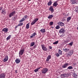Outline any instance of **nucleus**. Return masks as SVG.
Listing matches in <instances>:
<instances>
[{
	"label": "nucleus",
	"instance_id": "obj_9",
	"mask_svg": "<svg viewBox=\"0 0 78 78\" xmlns=\"http://www.w3.org/2000/svg\"><path fill=\"white\" fill-rule=\"evenodd\" d=\"M2 31L4 32L5 33H7V32L8 31V29L6 28H4L2 30Z\"/></svg>",
	"mask_w": 78,
	"mask_h": 78
},
{
	"label": "nucleus",
	"instance_id": "obj_48",
	"mask_svg": "<svg viewBox=\"0 0 78 78\" xmlns=\"http://www.w3.org/2000/svg\"><path fill=\"white\" fill-rule=\"evenodd\" d=\"M76 65V63H74L73 65V66H75Z\"/></svg>",
	"mask_w": 78,
	"mask_h": 78
},
{
	"label": "nucleus",
	"instance_id": "obj_41",
	"mask_svg": "<svg viewBox=\"0 0 78 78\" xmlns=\"http://www.w3.org/2000/svg\"><path fill=\"white\" fill-rule=\"evenodd\" d=\"M55 55L57 57H59V54H58V53H57L55 54Z\"/></svg>",
	"mask_w": 78,
	"mask_h": 78
},
{
	"label": "nucleus",
	"instance_id": "obj_40",
	"mask_svg": "<svg viewBox=\"0 0 78 78\" xmlns=\"http://www.w3.org/2000/svg\"><path fill=\"white\" fill-rule=\"evenodd\" d=\"M22 25H23V23H20L18 25V26H22Z\"/></svg>",
	"mask_w": 78,
	"mask_h": 78
},
{
	"label": "nucleus",
	"instance_id": "obj_3",
	"mask_svg": "<svg viewBox=\"0 0 78 78\" xmlns=\"http://www.w3.org/2000/svg\"><path fill=\"white\" fill-rule=\"evenodd\" d=\"M15 14H16V11H13L9 14V17L10 18H11V17H12Z\"/></svg>",
	"mask_w": 78,
	"mask_h": 78
},
{
	"label": "nucleus",
	"instance_id": "obj_44",
	"mask_svg": "<svg viewBox=\"0 0 78 78\" xmlns=\"http://www.w3.org/2000/svg\"><path fill=\"white\" fill-rule=\"evenodd\" d=\"M49 49H52V47L51 46H49Z\"/></svg>",
	"mask_w": 78,
	"mask_h": 78
},
{
	"label": "nucleus",
	"instance_id": "obj_19",
	"mask_svg": "<svg viewBox=\"0 0 78 78\" xmlns=\"http://www.w3.org/2000/svg\"><path fill=\"white\" fill-rule=\"evenodd\" d=\"M40 31L41 32L44 33L45 32V29L44 28L41 29L40 30Z\"/></svg>",
	"mask_w": 78,
	"mask_h": 78
},
{
	"label": "nucleus",
	"instance_id": "obj_29",
	"mask_svg": "<svg viewBox=\"0 0 78 78\" xmlns=\"http://www.w3.org/2000/svg\"><path fill=\"white\" fill-rule=\"evenodd\" d=\"M24 20H25V19H24V17H23L21 20H20L19 21V22H23Z\"/></svg>",
	"mask_w": 78,
	"mask_h": 78
},
{
	"label": "nucleus",
	"instance_id": "obj_5",
	"mask_svg": "<svg viewBox=\"0 0 78 78\" xmlns=\"http://www.w3.org/2000/svg\"><path fill=\"white\" fill-rule=\"evenodd\" d=\"M8 56L7 55L4 58V59L3 60V62H6L8 61Z\"/></svg>",
	"mask_w": 78,
	"mask_h": 78
},
{
	"label": "nucleus",
	"instance_id": "obj_31",
	"mask_svg": "<svg viewBox=\"0 0 78 78\" xmlns=\"http://www.w3.org/2000/svg\"><path fill=\"white\" fill-rule=\"evenodd\" d=\"M61 78H65V77H65V74H61Z\"/></svg>",
	"mask_w": 78,
	"mask_h": 78
},
{
	"label": "nucleus",
	"instance_id": "obj_13",
	"mask_svg": "<svg viewBox=\"0 0 78 78\" xmlns=\"http://www.w3.org/2000/svg\"><path fill=\"white\" fill-rule=\"evenodd\" d=\"M58 5V1L55 2L53 4V6H54L55 7H56Z\"/></svg>",
	"mask_w": 78,
	"mask_h": 78
},
{
	"label": "nucleus",
	"instance_id": "obj_37",
	"mask_svg": "<svg viewBox=\"0 0 78 78\" xmlns=\"http://www.w3.org/2000/svg\"><path fill=\"white\" fill-rule=\"evenodd\" d=\"M73 42H71L69 44V45H70V46H72V45H73Z\"/></svg>",
	"mask_w": 78,
	"mask_h": 78
},
{
	"label": "nucleus",
	"instance_id": "obj_4",
	"mask_svg": "<svg viewBox=\"0 0 78 78\" xmlns=\"http://www.w3.org/2000/svg\"><path fill=\"white\" fill-rule=\"evenodd\" d=\"M70 3L72 5H74L75 4H77V1L76 0H70Z\"/></svg>",
	"mask_w": 78,
	"mask_h": 78
},
{
	"label": "nucleus",
	"instance_id": "obj_1",
	"mask_svg": "<svg viewBox=\"0 0 78 78\" xmlns=\"http://www.w3.org/2000/svg\"><path fill=\"white\" fill-rule=\"evenodd\" d=\"M48 71V69L47 68H44L41 70V73L43 74H45Z\"/></svg>",
	"mask_w": 78,
	"mask_h": 78
},
{
	"label": "nucleus",
	"instance_id": "obj_22",
	"mask_svg": "<svg viewBox=\"0 0 78 78\" xmlns=\"http://www.w3.org/2000/svg\"><path fill=\"white\" fill-rule=\"evenodd\" d=\"M34 44H35V42H31L30 43V47H33Z\"/></svg>",
	"mask_w": 78,
	"mask_h": 78
},
{
	"label": "nucleus",
	"instance_id": "obj_38",
	"mask_svg": "<svg viewBox=\"0 0 78 78\" xmlns=\"http://www.w3.org/2000/svg\"><path fill=\"white\" fill-rule=\"evenodd\" d=\"M53 24V22H51L50 23V25L51 26H52V25Z\"/></svg>",
	"mask_w": 78,
	"mask_h": 78
},
{
	"label": "nucleus",
	"instance_id": "obj_34",
	"mask_svg": "<svg viewBox=\"0 0 78 78\" xmlns=\"http://www.w3.org/2000/svg\"><path fill=\"white\" fill-rule=\"evenodd\" d=\"M1 12L2 13V14H4V13H5V14H6V12H5V10H4V9H2V11Z\"/></svg>",
	"mask_w": 78,
	"mask_h": 78
},
{
	"label": "nucleus",
	"instance_id": "obj_7",
	"mask_svg": "<svg viewBox=\"0 0 78 78\" xmlns=\"http://www.w3.org/2000/svg\"><path fill=\"white\" fill-rule=\"evenodd\" d=\"M73 50H70L69 51V52L67 54V55L68 56H70L71 55H73Z\"/></svg>",
	"mask_w": 78,
	"mask_h": 78
},
{
	"label": "nucleus",
	"instance_id": "obj_16",
	"mask_svg": "<svg viewBox=\"0 0 78 78\" xmlns=\"http://www.w3.org/2000/svg\"><path fill=\"white\" fill-rule=\"evenodd\" d=\"M36 35H37V34H36V33L34 32L33 34H32L31 36H30V38H33V37H34Z\"/></svg>",
	"mask_w": 78,
	"mask_h": 78
},
{
	"label": "nucleus",
	"instance_id": "obj_28",
	"mask_svg": "<svg viewBox=\"0 0 78 78\" xmlns=\"http://www.w3.org/2000/svg\"><path fill=\"white\" fill-rule=\"evenodd\" d=\"M51 1H50L48 3V6H50L52 4Z\"/></svg>",
	"mask_w": 78,
	"mask_h": 78
},
{
	"label": "nucleus",
	"instance_id": "obj_33",
	"mask_svg": "<svg viewBox=\"0 0 78 78\" xmlns=\"http://www.w3.org/2000/svg\"><path fill=\"white\" fill-rule=\"evenodd\" d=\"M59 42V41H57L53 43V44H54V45H56V44H58V42Z\"/></svg>",
	"mask_w": 78,
	"mask_h": 78
},
{
	"label": "nucleus",
	"instance_id": "obj_43",
	"mask_svg": "<svg viewBox=\"0 0 78 78\" xmlns=\"http://www.w3.org/2000/svg\"><path fill=\"white\" fill-rule=\"evenodd\" d=\"M41 68H42V67H38V68H37V69L39 70L41 69Z\"/></svg>",
	"mask_w": 78,
	"mask_h": 78
},
{
	"label": "nucleus",
	"instance_id": "obj_20",
	"mask_svg": "<svg viewBox=\"0 0 78 78\" xmlns=\"http://www.w3.org/2000/svg\"><path fill=\"white\" fill-rule=\"evenodd\" d=\"M63 51L65 52H68L69 51H70V49H67L66 48L65 49H63Z\"/></svg>",
	"mask_w": 78,
	"mask_h": 78
},
{
	"label": "nucleus",
	"instance_id": "obj_15",
	"mask_svg": "<svg viewBox=\"0 0 78 78\" xmlns=\"http://www.w3.org/2000/svg\"><path fill=\"white\" fill-rule=\"evenodd\" d=\"M15 62L16 64H19L20 62V59L19 58H16L15 60Z\"/></svg>",
	"mask_w": 78,
	"mask_h": 78
},
{
	"label": "nucleus",
	"instance_id": "obj_17",
	"mask_svg": "<svg viewBox=\"0 0 78 78\" xmlns=\"http://www.w3.org/2000/svg\"><path fill=\"white\" fill-rule=\"evenodd\" d=\"M51 58V55H48L46 59V61H49V60H50Z\"/></svg>",
	"mask_w": 78,
	"mask_h": 78
},
{
	"label": "nucleus",
	"instance_id": "obj_49",
	"mask_svg": "<svg viewBox=\"0 0 78 78\" xmlns=\"http://www.w3.org/2000/svg\"><path fill=\"white\" fill-rule=\"evenodd\" d=\"M12 19H13V20H15V17H12Z\"/></svg>",
	"mask_w": 78,
	"mask_h": 78
},
{
	"label": "nucleus",
	"instance_id": "obj_54",
	"mask_svg": "<svg viewBox=\"0 0 78 78\" xmlns=\"http://www.w3.org/2000/svg\"><path fill=\"white\" fill-rule=\"evenodd\" d=\"M74 78H77V77H75Z\"/></svg>",
	"mask_w": 78,
	"mask_h": 78
},
{
	"label": "nucleus",
	"instance_id": "obj_12",
	"mask_svg": "<svg viewBox=\"0 0 78 78\" xmlns=\"http://www.w3.org/2000/svg\"><path fill=\"white\" fill-rule=\"evenodd\" d=\"M58 25H60L61 27H62V26H64V23L61 21L58 22Z\"/></svg>",
	"mask_w": 78,
	"mask_h": 78
},
{
	"label": "nucleus",
	"instance_id": "obj_42",
	"mask_svg": "<svg viewBox=\"0 0 78 78\" xmlns=\"http://www.w3.org/2000/svg\"><path fill=\"white\" fill-rule=\"evenodd\" d=\"M77 76V75H76V74L75 73H74L73 75V77H75V76Z\"/></svg>",
	"mask_w": 78,
	"mask_h": 78
},
{
	"label": "nucleus",
	"instance_id": "obj_26",
	"mask_svg": "<svg viewBox=\"0 0 78 78\" xmlns=\"http://www.w3.org/2000/svg\"><path fill=\"white\" fill-rule=\"evenodd\" d=\"M71 20V17L69 16L68 18H67V22H69V21H70V20Z\"/></svg>",
	"mask_w": 78,
	"mask_h": 78
},
{
	"label": "nucleus",
	"instance_id": "obj_10",
	"mask_svg": "<svg viewBox=\"0 0 78 78\" xmlns=\"http://www.w3.org/2000/svg\"><path fill=\"white\" fill-rule=\"evenodd\" d=\"M69 66V63H66L64 64L62 66V68H63L64 69H65V68H66L68 66Z\"/></svg>",
	"mask_w": 78,
	"mask_h": 78
},
{
	"label": "nucleus",
	"instance_id": "obj_36",
	"mask_svg": "<svg viewBox=\"0 0 78 78\" xmlns=\"http://www.w3.org/2000/svg\"><path fill=\"white\" fill-rule=\"evenodd\" d=\"M75 11L76 12H78V7L76 8V9L75 10Z\"/></svg>",
	"mask_w": 78,
	"mask_h": 78
},
{
	"label": "nucleus",
	"instance_id": "obj_18",
	"mask_svg": "<svg viewBox=\"0 0 78 78\" xmlns=\"http://www.w3.org/2000/svg\"><path fill=\"white\" fill-rule=\"evenodd\" d=\"M5 77V75L4 73H2L0 74V78H4Z\"/></svg>",
	"mask_w": 78,
	"mask_h": 78
},
{
	"label": "nucleus",
	"instance_id": "obj_53",
	"mask_svg": "<svg viewBox=\"0 0 78 78\" xmlns=\"http://www.w3.org/2000/svg\"><path fill=\"white\" fill-rule=\"evenodd\" d=\"M51 27V28H53V27Z\"/></svg>",
	"mask_w": 78,
	"mask_h": 78
},
{
	"label": "nucleus",
	"instance_id": "obj_45",
	"mask_svg": "<svg viewBox=\"0 0 78 78\" xmlns=\"http://www.w3.org/2000/svg\"><path fill=\"white\" fill-rule=\"evenodd\" d=\"M36 46L34 45L33 47L34 48H36Z\"/></svg>",
	"mask_w": 78,
	"mask_h": 78
},
{
	"label": "nucleus",
	"instance_id": "obj_8",
	"mask_svg": "<svg viewBox=\"0 0 78 78\" xmlns=\"http://www.w3.org/2000/svg\"><path fill=\"white\" fill-rule=\"evenodd\" d=\"M41 46L42 49H43V50H44V51H47V48H46V47L45 46V45L42 44L41 45Z\"/></svg>",
	"mask_w": 78,
	"mask_h": 78
},
{
	"label": "nucleus",
	"instance_id": "obj_21",
	"mask_svg": "<svg viewBox=\"0 0 78 78\" xmlns=\"http://www.w3.org/2000/svg\"><path fill=\"white\" fill-rule=\"evenodd\" d=\"M24 18L25 20H28V16L27 15H25L24 16Z\"/></svg>",
	"mask_w": 78,
	"mask_h": 78
},
{
	"label": "nucleus",
	"instance_id": "obj_52",
	"mask_svg": "<svg viewBox=\"0 0 78 78\" xmlns=\"http://www.w3.org/2000/svg\"><path fill=\"white\" fill-rule=\"evenodd\" d=\"M77 29L78 30V27L77 28Z\"/></svg>",
	"mask_w": 78,
	"mask_h": 78
},
{
	"label": "nucleus",
	"instance_id": "obj_24",
	"mask_svg": "<svg viewBox=\"0 0 78 78\" xmlns=\"http://www.w3.org/2000/svg\"><path fill=\"white\" fill-rule=\"evenodd\" d=\"M65 77H69L70 76V74L68 73H65Z\"/></svg>",
	"mask_w": 78,
	"mask_h": 78
},
{
	"label": "nucleus",
	"instance_id": "obj_50",
	"mask_svg": "<svg viewBox=\"0 0 78 78\" xmlns=\"http://www.w3.org/2000/svg\"><path fill=\"white\" fill-rule=\"evenodd\" d=\"M16 26V27H15V28H17V27H18V26Z\"/></svg>",
	"mask_w": 78,
	"mask_h": 78
},
{
	"label": "nucleus",
	"instance_id": "obj_11",
	"mask_svg": "<svg viewBox=\"0 0 78 78\" xmlns=\"http://www.w3.org/2000/svg\"><path fill=\"white\" fill-rule=\"evenodd\" d=\"M24 51V49H22L21 50H20L19 52V55H22L23 54Z\"/></svg>",
	"mask_w": 78,
	"mask_h": 78
},
{
	"label": "nucleus",
	"instance_id": "obj_32",
	"mask_svg": "<svg viewBox=\"0 0 78 78\" xmlns=\"http://www.w3.org/2000/svg\"><path fill=\"white\" fill-rule=\"evenodd\" d=\"M11 35H9L8 37H7V38H6V39L7 40H9V39H10V38H11Z\"/></svg>",
	"mask_w": 78,
	"mask_h": 78
},
{
	"label": "nucleus",
	"instance_id": "obj_2",
	"mask_svg": "<svg viewBox=\"0 0 78 78\" xmlns=\"http://www.w3.org/2000/svg\"><path fill=\"white\" fill-rule=\"evenodd\" d=\"M38 18H34V20H33L32 22L31 23V25H33L34 24H35V23L38 21Z\"/></svg>",
	"mask_w": 78,
	"mask_h": 78
},
{
	"label": "nucleus",
	"instance_id": "obj_6",
	"mask_svg": "<svg viewBox=\"0 0 78 78\" xmlns=\"http://www.w3.org/2000/svg\"><path fill=\"white\" fill-rule=\"evenodd\" d=\"M66 32V30H64V29L62 28L59 30V33H64Z\"/></svg>",
	"mask_w": 78,
	"mask_h": 78
},
{
	"label": "nucleus",
	"instance_id": "obj_39",
	"mask_svg": "<svg viewBox=\"0 0 78 78\" xmlns=\"http://www.w3.org/2000/svg\"><path fill=\"white\" fill-rule=\"evenodd\" d=\"M34 71L35 72H39V70L37 69V68L35 69Z\"/></svg>",
	"mask_w": 78,
	"mask_h": 78
},
{
	"label": "nucleus",
	"instance_id": "obj_14",
	"mask_svg": "<svg viewBox=\"0 0 78 78\" xmlns=\"http://www.w3.org/2000/svg\"><path fill=\"white\" fill-rule=\"evenodd\" d=\"M49 10L51 11V13H53V12H54V9H53V7H52V6L50 7L49 9Z\"/></svg>",
	"mask_w": 78,
	"mask_h": 78
},
{
	"label": "nucleus",
	"instance_id": "obj_23",
	"mask_svg": "<svg viewBox=\"0 0 78 78\" xmlns=\"http://www.w3.org/2000/svg\"><path fill=\"white\" fill-rule=\"evenodd\" d=\"M29 28H30V23L27 24L26 26V28H27V29H28Z\"/></svg>",
	"mask_w": 78,
	"mask_h": 78
},
{
	"label": "nucleus",
	"instance_id": "obj_27",
	"mask_svg": "<svg viewBox=\"0 0 78 78\" xmlns=\"http://www.w3.org/2000/svg\"><path fill=\"white\" fill-rule=\"evenodd\" d=\"M52 17H53V15H51L49 16L48 17V19H51V18H52Z\"/></svg>",
	"mask_w": 78,
	"mask_h": 78
},
{
	"label": "nucleus",
	"instance_id": "obj_51",
	"mask_svg": "<svg viewBox=\"0 0 78 78\" xmlns=\"http://www.w3.org/2000/svg\"><path fill=\"white\" fill-rule=\"evenodd\" d=\"M28 0V1H31V0Z\"/></svg>",
	"mask_w": 78,
	"mask_h": 78
},
{
	"label": "nucleus",
	"instance_id": "obj_46",
	"mask_svg": "<svg viewBox=\"0 0 78 78\" xmlns=\"http://www.w3.org/2000/svg\"><path fill=\"white\" fill-rule=\"evenodd\" d=\"M65 20V19H62V22H64Z\"/></svg>",
	"mask_w": 78,
	"mask_h": 78
},
{
	"label": "nucleus",
	"instance_id": "obj_30",
	"mask_svg": "<svg viewBox=\"0 0 78 78\" xmlns=\"http://www.w3.org/2000/svg\"><path fill=\"white\" fill-rule=\"evenodd\" d=\"M67 69H69V70H70L71 69H73V66H69L68 67Z\"/></svg>",
	"mask_w": 78,
	"mask_h": 78
},
{
	"label": "nucleus",
	"instance_id": "obj_35",
	"mask_svg": "<svg viewBox=\"0 0 78 78\" xmlns=\"http://www.w3.org/2000/svg\"><path fill=\"white\" fill-rule=\"evenodd\" d=\"M60 28V27H59V25H57L56 26V27H55V28L57 29V30H58V29H59Z\"/></svg>",
	"mask_w": 78,
	"mask_h": 78
},
{
	"label": "nucleus",
	"instance_id": "obj_25",
	"mask_svg": "<svg viewBox=\"0 0 78 78\" xmlns=\"http://www.w3.org/2000/svg\"><path fill=\"white\" fill-rule=\"evenodd\" d=\"M58 53L59 55H62V51L60 49H59L58 51Z\"/></svg>",
	"mask_w": 78,
	"mask_h": 78
},
{
	"label": "nucleus",
	"instance_id": "obj_47",
	"mask_svg": "<svg viewBox=\"0 0 78 78\" xmlns=\"http://www.w3.org/2000/svg\"><path fill=\"white\" fill-rule=\"evenodd\" d=\"M2 9V7H0V10L1 11Z\"/></svg>",
	"mask_w": 78,
	"mask_h": 78
}]
</instances>
